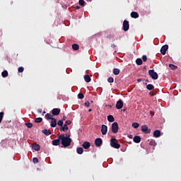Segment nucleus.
<instances>
[{"mask_svg":"<svg viewBox=\"0 0 181 181\" xmlns=\"http://www.w3.org/2000/svg\"><path fill=\"white\" fill-rule=\"evenodd\" d=\"M59 139H61V144L64 148H67L71 145V139L70 136H66L64 134L59 135Z\"/></svg>","mask_w":181,"mask_h":181,"instance_id":"obj_1","label":"nucleus"},{"mask_svg":"<svg viewBox=\"0 0 181 181\" xmlns=\"http://www.w3.org/2000/svg\"><path fill=\"white\" fill-rule=\"evenodd\" d=\"M110 146L115 148V149H119V148H121V145L118 144V140H117V139H110Z\"/></svg>","mask_w":181,"mask_h":181,"instance_id":"obj_2","label":"nucleus"},{"mask_svg":"<svg viewBox=\"0 0 181 181\" xmlns=\"http://www.w3.org/2000/svg\"><path fill=\"white\" fill-rule=\"evenodd\" d=\"M148 74L153 80H158V78L159 77L158 73L155 72V70L153 69L148 70Z\"/></svg>","mask_w":181,"mask_h":181,"instance_id":"obj_3","label":"nucleus"},{"mask_svg":"<svg viewBox=\"0 0 181 181\" xmlns=\"http://www.w3.org/2000/svg\"><path fill=\"white\" fill-rule=\"evenodd\" d=\"M118 129H119L118 122H113L112 124V132H113V134H117Z\"/></svg>","mask_w":181,"mask_h":181,"instance_id":"obj_4","label":"nucleus"},{"mask_svg":"<svg viewBox=\"0 0 181 181\" xmlns=\"http://www.w3.org/2000/svg\"><path fill=\"white\" fill-rule=\"evenodd\" d=\"M123 30L124 32H128V30H129V21L127 20L123 21Z\"/></svg>","mask_w":181,"mask_h":181,"instance_id":"obj_5","label":"nucleus"},{"mask_svg":"<svg viewBox=\"0 0 181 181\" xmlns=\"http://www.w3.org/2000/svg\"><path fill=\"white\" fill-rule=\"evenodd\" d=\"M141 131L144 132V134H151V129H149L147 125L141 126Z\"/></svg>","mask_w":181,"mask_h":181,"instance_id":"obj_6","label":"nucleus"},{"mask_svg":"<svg viewBox=\"0 0 181 181\" xmlns=\"http://www.w3.org/2000/svg\"><path fill=\"white\" fill-rule=\"evenodd\" d=\"M122 107H124V102L122 100L119 99L116 103V108L117 110H121Z\"/></svg>","mask_w":181,"mask_h":181,"instance_id":"obj_7","label":"nucleus"},{"mask_svg":"<svg viewBox=\"0 0 181 181\" xmlns=\"http://www.w3.org/2000/svg\"><path fill=\"white\" fill-rule=\"evenodd\" d=\"M95 145L97 148H100L103 145V139L101 138H97L95 140Z\"/></svg>","mask_w":181,"mask_h":181,"instance_id":"obj_8","label":"nucleus"},{"mask_svg":"<svg viewBox=\"0 0 181 181\" xmlns=\"http://www.w3.org/2000/svg\"><path fill=\"white\" fill-rule=\"evenodd\" d=\"M108 131V127L105 124H103L101 126V132L103 135H107V132Z\"/></svg>","mask_w":181,"mask_h":181,"instance_id":"obj_9","label":"nucleus"},{"mask_svg":"<svg viewBox=\"0 0 181 181\" xmlns=\"http://www.w3.org/2000/svg\"><path fill=\"white\" fill-rule=\"evenodd\" d=\"M168 49H169V45H163L160 49L161 54H163V55L166 54V50H168Z\"/></svg>","mask_w":181,"mask_h":181,"instance_id":"obj_10","label":"nucleus"},{"mask_svg":"<svg viewBox=\"0 0 181 181\" xmlns=\"http://www.w3.org/2000/svg\"><path fill=\"white\" fill-rule=\"evenodd\" d=\"M57 125V119H56L55 118H52L51 119V124H50V127H52V128H55V127Z\"/></svg>","mask_w":181,"mask_h":181,"instance_id":"obj_11","label":"nucleus"},{"mask_svg":"<svg viewBox=\"0 0 181 181\" xmlns=\"http://www.w3.org/2000/svg\"><path fill=\"white\" fill-rule=\"evenodd\" d=\"M60 141L61 139H59V136L57 139H54L52 141V145H54V146H59V145H60Z\"/></svg>","mask_w":181,"mask_h":181,"instance_id":"obj_12","label":"nucleus"},{"mask_svg":"<svg viewBox=\"0 0 181 181\" xmlns=\"http://www.w3.org/2000/svg\"><path fill=\"white\" fill-rule=\"evenodd\" d=\"M82 146L84 149H88L91 146V144L88 141H85L83 143Z\"/></svg>","mask_w":181,"mask_h":181,"instance_id":"obj_13","label":"nucleus"},{"mask_svg":"<svg viewBox=\"0 0 181 181\" xmlns=\"http://www.w3.org/2000/svg\"><path fill=\"white\" fill-rule=\"evenodd\" d=\"M131 18H133L134 19H136L137 18H139V14L136 11H132L131 13Z\"/></svg>","mask_w":181,"mask_h":181,"instance_id":"obj_14","label":"nucleus"},{"mask_svg":"<svg viewBox=\"0 0 181 181\" xmlns=\"http://www.w3.org/2000/svg\"><path fill=\"white\" fill-rule=\"evenodd\" d=\"M52 115H59V114H60V109H59V108H54L52 110Z\"/></svg>","mask_w":181,"mask_h":181,"instance_id":"obj_15","label":"nucleus"},{"mask_svg":"<svg viewBox=\"0 0 181 181\" xmlns=\"http://www.w3.org/2000/svg\"><path fill=\"white\" fill-rule=\"evenodd\" d=\"M33 149H34V151H40V145L35 143L34 144H33Z\"/></svg>","mask_w":181,"mask_h":181,"instance_id":"obj_16","label":"nucleus"},{"mask_svg":"<svg viewBox=\"0 0 181 181\" xmlns=\"http://www.w3.org/2000/svg\"><path fill=\"white\" fill-rule=\"evenodd\" d=\"M133 141L135 142V144H139V142H141V136H135L133 139Z\"/></svg>","mask_w":181,"mask_h":181,"instance_id":"obj_17","label":"nucleus"},{"mask_svg":"<svg viewBox=\"0 0 181 181\" xmlns=\"http://www.w3.org/2000/svg\"><path fill=\"white\" fill-rule=\"evenodd\" d=\"M154 138H159L160 136V132L159 130H155L153 132Z\"/></svg>","mask_w":181,"mask_h":181,"instance_id":"obj_18","label":"nucleus"},{"mask_svg":"<svg viewBox=\"0 0 181 181\" xmlns=\"http://www.w3.org/2000/svg\"><path fill=\"white\" fill-rule=\"evenodd\" d=\"M60 131H63L64 132V131H69V126H67V124H64V126H62L59 128Z\"/></svg>","mask_w":181,"mask_h":181,"instance_id":"obj_19","label":"nucleus"},{"mask_svg":"<svg viewBox=\"0 0 181 181\" xmlns=\"http://www.w3.org/2000/svg\"><path fill=\"white\" fill-rule=\"evenodd\" d=\"M76 152L78 155H83V152H84V149H83V147H78L76 148Z\"/></svg>","mask_w":181,"mask_h":181,"instance_id":"obj_20","label":"nucleus"},{"mask_svg":"<svg viewBox=\"0 0 181 181\" xmlns=\"http://www.w3.org/2000/svg\"><path fill=\"white\" fill-rule=\"evenodd\" d=\"M107 121H109V122H114V121H115V119L114 118V116L110 115L107 116Z\"/></svg>","mask_w":181,"mask_h":181,"instance_id":"obj_21","label":"nucleus"},{"mask_svg":"<svg viewBox=\"0 0 181 181\" xmlns=\"http://www.w3.org/2000/svg\"><path fill=\"white\" fill-rule=\"evenodd\" d=\"M84 80H85L86 83H90V81H91V78L90 77L89 75H85Z\"/></svg>","mask_w":181,"mask_h":181,"instance_id":"obj_22","label":"nucleus"},{"mask_svg":"<svg viewBox=\"0 0 181 181\" xmlns=\"http://www.w3.org/2000/svg\"><path fill=\"white\" fill-rule=\"evenodd\" d=\"M42 134H44L45 135L49 136L52 134V132H50V130H47L45 129L42 130Z\"/></svg>","mask_w":181,"mask_h":181,"instance_id":"obj_23","label":"nucleus"},{"mask_svg":"<svg viewBox=\"0 0 181 181\" xmlns=\"http://www.w3.org/2000/svg\"><path fill=\"white\" fill-rule=\"evenodd\" d=\"M146 88L149 91H151L155 88V86H153V85H152V84H148V85H146Z\"/></svg>","mask_w":181,"mask_h":181,"instance_id":"obj_24","label":"nucleus"},{"mask_svg":"<svg viewBox=\"0 0 181 181\" xmlns=\"http://www.w3.org/2000/svg\"><path fill=\"white\" fill-rule=\"evenodd\" d=\"M119 69L115 68L113 69V74H115V76H118V74H119Z\"/></svg>","mask_w":181,"mask_h":181,"instance_id":"obj_25","label":"nucleus"},{"mask_svg":"<svg viewBox=\"0 0 181 181\" xmlns=\"http://www.w3.org/2000/svg\"><path fill=\"white\" fill-rule=\"evenodd\" d=\"M136 64H137V66H141L142 59L141 58L136 59Z\"/></svg>","mask_w":181,"mask_h":181,"instance_id":"obj_26","label":"nucleus"},{"mask_svg":"<svg viewBox=\"0 0 181 181\" xmlns=\"http://www.w3.org/2000/svg\"><path fill=\"white\" fill-rule=\"evenodd\" d=\"M72 49L74 50H78V49H80V46H78V45H77V44H73Z\"/></svg>","mask_w":181,"mask_h":181,"instance_id":"obj_27","label":"nucleus"},{"mask_svg":"<svg viewBox=\"0 0 181 181\" xmlns=\"http://www.w3.org/2000/svg\"><path fill=\"white\" fill-rule=\"evenodd\" d=\"M169 67L171 69V70H176V69H177V66H175L173 64H170Z\"/></svg>","mask_w":181,"mask_h":181,"instance_id":"obj_28","label":"nucleus"},{"mask_svg":"<svg viewBox=\"0 0 181 181\" xmlns=\"http://www.w3.org/2000/svg\"><path fill=\"white\" fill-rule=\"evenodd\" d=\"M78 4H79V5H81V6H86V1H84V0H79Z\"/></svg>","mask_w":181,"mask_h":181,"instance_id":"obj_29","label":"nucleus"},{"mask_svg":"<svg viewBox=\"0 0 181 181\" xmlns=\"http://www.w3.org/2000/svg\"><path fill=\"white\" fill-rule=\"evenodd\" d=\"M45 118L47 119H52L53 117H52V115L50 113H47L45 115Z\"/></svg>","mask_w":181,"mask_h":181,"instance_id":"obj_30","label":"nucleus"},{"mask_svg":"<svg viewBox=\"0 0 181 181\" xmlns=\"http://www.w3.org/2000/svg\"><path fill=\"white\" fill-rule=\"evenodd\" d=\"M132 127H133V128H135V129L139 128V124L137 122H134V123H132Z\"/></svg>","mask_w":181,"mask_h":181,"instance_id":"obj_31","label":"nucleus"},{"mask_svg":"<svg viewBox=\"0 0 181 181\" xmlns=\"http://www.w3.org/2000/svg\"><path fill=\"white\" fill-rule=\"evenodd\" d=\"M24 70H25V68H23V66H20L18 69V73H23Z\"/></svg>","mask_w":181,"mask_h":181,"instance_id":"obj_32","label":"nucleus"},{"mask_svg":"<svg viewBox=\"0 0 181 181\" xmlns=\"http://www.w3.org/2000/svg\"><path fill=\"white\" fill-rule=\"evenodd\" d=\"M149 145H151V146H156V142L155 141V140H151L149 142Z\"/></svg>","mask_w":181,"mask_h":181,"instance_id":"obj_33","label":"nucleus"},{"mask_svg":"<svg viewBox=\"0 0 181 181\" xmlns=\"http://www.w3.org/2000/svg\"><path fill=\"white\" fill-rule=\"evenodd\" d=\"M1 76H2V77H8V71H4L1 73Z\"/></svg>","mask_w":181,"mask_h":181,"instance_id":"obj_34","label":"nucleus"},{"mask_svg":"<svg viewBox=\"0 0 181 181\" xmlns=\"http://www.w3.org/2000/svg\"><path fill=\"white\" fill-rule=\"evenodd\" d=\"M42 121H43V119L42 117H38L35 119V122L39 123L42 122Z\"/></svg>","mask_w":181,"mask_h":181,"instance_id":"obj_35","label":"nucleus"},{"mask_svg":"<svg viewBox=\"0 0 181 181\" xmlns=\"http://www.w3.org/2000/svg\"><path fill=\"white\" fill-rule=\"evenodd\" d=\"M78 98H79V100H83V98H84V94L78 93Z\"/></svg>","mask_w":181,"mask_h":181,"instance_id":"obj_36","label":"nucleus"},{"mask_svg":"<svg viewBox=\"0 0 181 181\" xmlns=\"http://www.w3.org/2000/svg\"><path fill=\"white\" fill-rule=\"evenodd\" d=\"M25 125L28 128H32V127H33V124L30 123V122H27L25 123Z\"/></svg>","mask_w":181,"mask_h":181,"instance_id":"obj_37","label":"nucleus"},{"mask_svg":"<svg viewBox=\"0 0 181 181\" xmlns=\"http://www.w3.org/2000/svg\"><path fill=\"white\" fill-rule=\"evenodd\" d=\"M4 112H0V124L2 122V119H4Z\"/></svg>","mask_w":181,"mask_h":181,"instance_id":"obj_38","label":"nucleus"},{"mask_svg":"<svg viewBox=\"0 0 181 181\" xmlns=\"http://www.w3.org/2000/svg\"><path fill=\"white\" fill-rule=\"evenodd\" d=\"M33 163H34L35 164L39 163V159L37 158H33Z\"/></svg>","mask_w":181,"mask_h":181,"instance_id":"obj_39","label":"nucleus"},{"mask_svg":"<svg viewBox=\"0 0 181 181\" xmlns=\"http://www.w3.org/2000/svg\"><path fill=\"white\" fill-rule=\"evenodd\" d=\"M57 125H59V127H63V120H59L57 122Z\"/></svg>","mask_w":181,"mask_h":181,"instance_id":"obj_40","label":"nucleus"},{"mask_svg":"<svg viewBox=\"0 0 181 181\" xmlns=\"http://www.w3.org/2000/svg\"><path fill=\"white\" fill-rule=\"evenodd\" d=\"M108 83H114V78L110 77L107 79Z\"/></svg>","mask_w":181,"mask_h":181,"instance_id":"obj_41","label":"nucleus"},{"mask_svg":"<svg viewBox=\"0 0 181 181\" xmlns=\"http://www.w3.org/2000/svg\"><path fill=\"white\" fill-rule=\"evenodd\" d=\"M142 60L143 62H146V60H148V57H146V55H143Z\"/></svg>","mask_w":181,"mask_h":181,"instance_id":"obj_42","label":"nucleus"},{"mask_svg":"<svg viewBox=\"0 0 181 181\" xmlns=\"http://www.w3.org/2000/svg\"><path fill=\"white\" fill-rule=\"evenodd\" d=\"M71 121L70 120H66L65 122V125H71Z\"/></svg>","mask_w":181,"mask_h":181,"instance_id":"obj_43","label":"nucleus"},{"mask_svg":"<svg viewBox=\"0 0 181 181\" xmlns=\"http://www.w3.org/2000/svg\"><path fill=\"white\" fill-rule=\"evenodd\" d=\"M84 105H85V107H90V102H88V101L84 103Z\"/></svg>","mask_w":181,"mask_h":181,"instance_id":"obj_44","label":"nucleus"},{"mask_svg":"<svg viewBox=\"0 0 181 181\" xmlns=\"http://www.w3.org/2000/svg\"><path fill=\"white\" fill-rule=\"evenodd\" d=\"M141 81H144V79H142V78L137 79V83H141Z\"/></svg>","mask_w":181,"mask_h":181,"instance_id":"obj_45","label":"nucleus"},{"mask_svg":"<svg viewBox=\"0 0 181 181\" xmlns=\"http://www.w3.org/2000/svg\"><path fill=\"white\" fill-rule=\"evenodd\" d=\"M149 94L151 97H153V95H155V93L153 92H150Z\"/></svg>","mask_w":181,"mask_h":181,"instance_id":"obj_46","label":"nucleus"},{"mask_svg":"<svg viewBox=\"0 0 181 181\" xmlns=\"http://www.w3.org/2000/svg\"><path fill=\"white\" fill-rule=\"evenodd\" d=\"M42 111L43 110L42 109H38L37 112H39L40 114H42Z\"/></svg>","mask_w":181,"mask_h":181,"instance_id":"obj_47","label":"nucleus"},{"mask_svg":"<svg viewBox=\"0 0 181 181\" xmlns=\"http://www.w3.org/2000/svg\"><path fill=\"white\" fill-rule=\"evenodd\" d=\"M150 115H155V113L152 110H151L150 111Z\"/></svg>","mask_w":181,"mask_h":181,"instance_id":"obj_48","label":"nucleus"},{"mask_svg":"<svg viewBox=\"0 0 181 181\" xmlns=\"http://www.w3.org/2000/svg\"><path fill=\"white\" fill-rule=\"evenodd\" d=\"M66 118L67 117L66 116H64L63 118H62L63 121H66Z\"/></svg>","mask_w":181,"mask_h":181,"instance_id":"obj_49","label":"nucleus"},{"mask_svg":"<svg viewBox=\"0 0 181 181\" xmlns=\"http://www.w3.org/2000/svg\"><path fill=\"white\" fill-rule=\"evenodd\" d=\"M75 9H80V6H76L75 7Z\"/></svg>","mask_w":181,"mask_h":181,"instance_id":"obj_50","label":"nucleus"},{"mask_svg":"<svg viewBox=\"0 0 181 181\" xmlns=\"http://www.w3.org/2000/svg\"><path fill=\"white\" fill-rule=\"evenodd\" d=\"M112 47H117V45L115 44H112Z\"/></svg>","mask_w":181,"mask_h":181,"instance_id":"obj_51","label":"nucleus"},{"mask_svg":"<svg viewBox=\"0 0 181 181\" xmlns=\"http://www.w3.org/2000/svg\"><path fill=\"white\" fill-rule=\"evenodd\" d=\"M92 111H93V110H91V109L88 110V112H91Z\"/></svg>","mask_w":181,"mask_h":181,"instance_id":"obj_52","label":"nucleus"},{"mask_svg":"<svg viewBox=\"0 0 181 181\" xmlns=\"http://www.w3.org/2000/svg\"><path fill=\"white\" fill-rule=\"evenodd\" d=\"M66 136H69V138H70V134H66Z\"/></svg>","mask_w":181,"mask_h":181,"instance_id":"obj_53","label":"nucleus"},{"mask_svg":"<svg viewBox=\"0 0 181 181\" xmlns=\"http://www.w3.org/2000/svg\"><path fill=\"white\" fill-rule=\"evenodd\" d=\"M129 138L132 139V135H129Z\"/></svg>","mask_w":181,"mask_h":181,"instance_id":"obj_54","label":"nucleus"},{"mask_svg":"<svg viewBox=\"0 0 181 181\" xmlns=\"http://www.w3.org/2000/svg\"><path fill=\"white\" fill-rule=\"evenodd\" d=\"M146 81L147 83H148V82H149V80H148V79H146Z\"/></svg>","mask_w":181,"mask_h":181,"instance_id":"obj_55","label":"nucleus"},{"mask_svg":"<svg viewBox=\"0 0 181 181\" xmlns=\"http://www.w3.org/2000/svg\"><path fill=\"white\" fill-rule=\"evenodd\" d=\"M88 1V2H91V0H87Z\"/></svg>","mask_w":181,"mask_h":181,"instance_id":"obj_56","label":"nucleus"},{"mask_svg":"<svg viewBox=\"0 0 181 181\" xmlns=\"http://www.w3.org/2000/svg\"><path fill=\"white\" fill-rule=\"evenodd\" d=\"M43 114H46V112L44 111V112H43Z\"/></svg>","mask_w":181,"mask_h":181,"instance_id":"obj_57","label":"nucleus"}]
</instances>
